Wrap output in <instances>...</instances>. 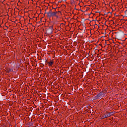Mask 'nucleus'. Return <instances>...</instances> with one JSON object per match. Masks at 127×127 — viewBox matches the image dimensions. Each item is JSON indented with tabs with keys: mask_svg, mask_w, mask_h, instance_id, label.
Wrapping results in <instances>:
<instances>
[{
	"mask_svg": "<svg viewBox=\"0 0 127 127\" xmlns=\"http://www.w3.org/2000/svg\"><path fill=\"white\" fill-rule=\"evenodd\" d=\"M53 26H51L47 30V33L48 34H52L53 32Z\"/></svg>",
	"mask_w": 127,
	"mask_h": 127,
	"instance_id": "f257e3e1",
	"label": "nucleus"
},
{
	"mask_svg": "<svg viewBox=\"0 0 127 127\" xmlns=\"http://www.w3.org/2000/svg\"><path fill=\"white\" fill-rule=\"evenodd\" d=\"M105 92H101L97 94L99 99H102V98H104V97H105Z\"/></svg>",
	"mask_w": 127,
	"mask_h": 127,
	"instance_id": "f03ea898",
	"label": "nucleus"
},
{
	"mask_svg": "<svg viewBox=\"0 0 127 127\" xmlns=\"http://www.w3.org/2000/svg\"><path fill=\"white\" fill-rule=\"evenodd\" d=\"M47 17H49V18H50V17H52V10L50 9L49 12H47Z\"/></svg>",
	"mask_w": 127,
	"mask_h": 127,
	"instance_id": "7ed1b4c3",
	"label": "nucleus"
},
{
	"mask_svg": "<svg viewBox=\"0 0 127 127\" xmlns=\"http://www.w3.org/2000/svg\"><path fill=\"white\" fill-rule=\"evenodd\" d=\"M56 14H57V11H56V12H52V17L56 16Z\"/></svg>",
	"mask_w": 127,
	"mask_h": 127,
	"instance_id": "20e7f679",
	"label": "nucleus"
},
{
	"mask_svg": "<svg viewBox=\"0 0 127 127\" xmlns=\"http://www.w3.org/2000/svg\"><path fill=\"white\" fill-rule=\"evenodd\" d=\"M46 62L50 65V66H52L53 65V62H48L47 60H46Z\"/></svg>",
	"mask_w": 127,
	"mask_h": 127,
	"instance_id": "39448f33",
	"label": "nucleus"
},
{
	"mask_svg": "<svg viewBox=\"0 0 127 127\" xmlns=\"http://www.w3.org/2000/svg\"><path fill=\"white\" fill-rule=\"evenodd\" d=\"M105 115H106V118H110V117H111L110 114L108 112H107V114Z\"/></svg>",
	"mask_w": 127,
	"mask_h": 127,
	"instance_id": "423d86ee",
	"label": "nucleus"
},
{
	"mask_svg": "<svg viewBox=\"0 0 127 127\" xmlns=\"http://www.w3.org/2000/svg\"><path fill=\"white\" fill-rule=\"evenodd\" d=\"M94 100H98V99H100V98L99 97L98 95H97V96H95L94 97Z\"/></svg>",
	"mask_w": 127,
	"mask_h": 127,
	"instance_id": "0eeeda50",
	"label": "nucleus"
},
{
	"mask_svg": "<svg viewBox=\"0 0 127 127\" xmlns=\"http://www.w3.org/2000/svg\"><path fill=\"white\" fill-rule=\"evenodd\" d=\"M106 118H107V116L104 114V116H102L101 119L104 120V119H106Z\"/></svg>",
	"mask_w": 127,
	"mask_h": 127,
	"instance_id": "6e6552de",
	"label": "nucleus"
},
{
	"mask_svg": "<svg viewBox=\"0 0 127 127\" xmlns=\"http://www.w3.org/2000/svg\"><path fill=\"white\" fill-rule=\"evenodd\" d=\"M16 65H17V67L19 68V67H20V65H19V63H17Z\"/></svg>",
	"mask_w": 127,
	"mask_h": 127,
	"instance_id": "1a4fd4ad",
	"label": "nucleus"
},
{
	"mask_svg": "<svg viewBox=\"0 0 127 127\" xmlns=\"http://www.w3.org/2000/svg\"><path fill=\"white\" fill-rule=\"evenodd\" d=\"M109 114H110V117H111V115H113V114H114V112H110V113H109Z\"/></svg>",
	"mask_w": 127,
	"mask_h": 127,
	"instance_id": "9d476101",
	"label": "nucleus"
},
{
	"mask_svg": "<svg viewBox=\"0 0 127 127\" xmlns=\"http://www.w3.org/2000/svg\"><path fill=\"white\" fill-rule=\"evenodd\" d=\"M17 17H18V18H19V19H20V16H19V15H18V17L17 16Z\"/></svg>",
	"mask_w": 127,
	"mask_h": 127,
	"instance_id": "9b49d317",
	"label": "nucleus"
},
{
	"mask_svg": "<svg viewBox=\"0 0 127 127\" xmlns=\"http://www.w3.org/2000/svg\"><path fill=\"white\" fill-rule=\"evenodd\" d=\"M17 36H18V37H18V38H19V33H18V34H17Z\"/></svg>",
	"mask_w": 127,
	"mask_h": 127,
	"instance_id": "f8f14e48",
	"label": "nucleus"
},
{
	"mask_svg": "<svg viewBox=\"0 0 127 127\" xmlns=\"http://www.w3.org/2000/svg\"><path fill=\"white\" fill-rule=\"evenodd\" d=\"M17 97H19V93L18 92V93L16 94Z\"/></svg>",
	"mask_w": 127,
	"mask_h": 127,
	"instance_id": "ddd939ff",
	"label": "nucleus"
},
{
	"mask_svg": "<svg viewBox=\"0 0 127 127\" xmlns=\"http://www.w3.org/2000/svg\"><path fill=\"white\" fill-rule=\"evenodd\" d=\"M17 9L18 11H16V12H19V10H18V9H17Z\"/></svg>",
	"mask_w": 127,
	"mask_h": 127,
	"instance_id": "4468645a",
	"label": "nucleus"
},
{
	"mask_svg": "<svg viewBox=\"0 0 127 127\" xmlns=\"http://www.w3.org/2000/svg\"><path fill=\"white\" fill-rule=\"evenodd\" d=\"M56 16V17H57V18H58V15H56V16Z\"/></svg>",
	"mask_w": 127,
	"mask_h": 127,
	"instance_id": "2eb2a0df",
	"label": "nucleus"
},
{
	"mask_svg": "<svg viewBox=\"0 0 127 127\" xmlns=\"http://www.w3.org/2000/svg\"><path fill=\"white\" fill-rule=\"evenodd\" d=\"M16 32H17V33L18 32V31H19V30L17 29V30H16Z\"/></svg>",
	"mask_w": 127,
	"mask_h": 127,
	"instance_id": "dca6fc26",
	"label": "nucleus"
},
{
	"mask_svg": "<svg viewBox=\"0 0 127 127\" xmlns=\"http://www.w3.org/2000/svg\"><path fill=\"white\" fill-rule=\"evenodd\" d=\"M18 62H20V60H18Z\"/></svg>",
	"mask_w": 127,
	"mask_h": 127,
	"instance_id": "f3484780",
	"label": "nucleus"
},
{
	"mask_svg": "<svg viewBox=\"0 0 127 127\" xmlns=\"http://www.w3.org/2000/svg\"><path fill=\"white\" fill-rule=\"evenodd\" d=\"M45 13H47V12H46V10H45Z\"/></svg>",
	"mask_w": 127,
	"mask_h": 127,
	"instance_id": "a211bd4d",
	"label": "nucleus"
},
{
	"mask_svg": "<svg viewBox=\"0 0 127 127\" xmlns=\"http://www.w3.org/2000/svg\"><path fill=\"white\" fill-rule=\"evenodd\" d=\"M59 2H62V1H59Z\"/></svg>",
	"mask_w": 127,
	"mask_h": 127,
	"instance_id": "6ab92c4d",
	"label": "nucleus"
},
{
	"mask_svg": "<svg viewBox=\"0 0 127 127\" xmlns=\"http://www.w3.org/2000/svg\"><path fill=\"white\" fill-rule=\"evenodd\" d=\"M127 10H126V11H125V12L126 14H127Z\"/></svg>",
	"mask_w": 127,
	"mask_h": 127,
	"instance_id": "aec40b11",
	"label": "nucleus"
},
{
	"mask_svg": "<svg viewBox=\"0 0 127 127\" xmlns=\"http://www.w3.org/2000/svg\"><path fill=\"white\" fill-rule=\"evenodd\" d=\"M19 46L20 47V45L18 46V48H19Z\"/></svg>",
	"mask_w": 127,
	"mask_h": 127,
	"instance_id": "412c9836",
	"label": "nucleus"
},
{
	"mask_svg": "<svg viewBox=\"0 0 127 127\" xmlns=\"http://www.w3.org/2000/svg\"><path fill=\"white\" fill-rule=\"evenodd\" d=\"M16 79H18V77H16Z\"/></svg>",
	"mask_w": 127,
	"mask_h": 127,
	"instance_id": "4be33fe9",
	"label": "nucleus"
},
{
	"mask_svg": "<svg viewBox=\"0 0 127 127\" xmlns=\"http://www.w3.org/2000/svg\"><path fill=\"white\" fill-rule=\"evenodd\" d=\"M116 16H119V15H116Z\"/></svg>",
	"mask_w": 127,
	"mask_h": 127,
	"instance_id": "5701e85b",
	"label": "nucleus"
},
{
	"mask_svg": "<svg viewBox=\"0 0 127 127\" xmlns=\"http://www.w3.org/2000/svg\"><path fill=\"white\" fill-rule=\"evenodd\" d=\"M111 13V12H108V13Z\"/></svg>",
	"mask_w": 127,
	"mask_h": 127,
	"instance_id": "b1692460",
	"label": "nucleus"
},
{
	"mask_svg": "<svg viewBox=\"0 0 127 127\" xmlns=\"http://www.w3.org/2000/svg\"><path fill=\"white\" fill-rule=\"evenodd\" d=\"M74 9H76V7L74 8Z\"/></svg>",
	"mask_w": 127,
	"mask_h": 127,
	"instance_id": "393cba45",
	"label": "nucleus"
},
{
	"mask_svg": "<svg viewBox=\"0 0 127 127\" xmlns=\"http://www.w3.org/2000/svg\"><path fill=\"white\" fill-rule=\"evenodd\" d=\"M85 11H87V10H86Z\"/></svg>",
	"mask_w": 127,
	"mask_h": 127,
	"instance_id": "a878e982",
	"label": "nucleus"
},
{
	"mask_svg": "<svg viewBox=\"0 0 127 127\" xmlns=\"http://www.w3.org/2000/svg\"><path fill=\"white\" fill-rule=\"evenodd\" d=\"M71 0V1H73V0Z\"/></svg>",
	"mask_w": 127,
	"mask_h": 127,
	"instance_id": "bb28decb",
	"label": "nucleus"
}]
</instances>
